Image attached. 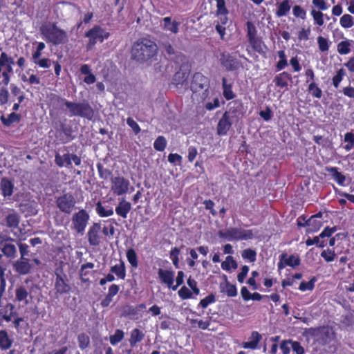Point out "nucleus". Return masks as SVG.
Returning <instances> with one entry per match:
<instances>
[{"mask_svg":"<svg viewBox=\"0 0 354 354\" xmlns=\"http://www.w3.org/2000/svg\"><path fill=\"white\" fill-rule=\"evenodd\" d=\"M55 288L56 292L59 294L66 293L71 290L70 286L65 281L63 277L58 274H56Z\"/></svg>","mask_w":354,"mask_h":354,"instance_id":"22","label":"nucleus"},{"mask_svg":"<svg viewBox=\"0 0 354 354\" xmlns=\"http://www.w3.org/2000/svg\"><path fill=\"white\" fill-rule=\"evenodd\" d=\"M316 279L315 277L312 278L308 282L301 281L299 285V290L301 291L312 290L315 287V282Z\"/></svg>","mask_w":354,"mask_h":354,"instance_id":"55","label":"nucleus"},{"mask_svg":"<svg viewBox=\"0 0 354 354\" xmlns=\"http://www.w3.org/2000/svg\"><path fill=\"white\" fill-rule=\"evenodd\" d=\"M6 311L4 310H0V315L2 316V318L7 322L11 321L12 317L14 316V306L11 304H8L5 307Z\"/></svg>","mask_w":354,"mask_h":354,"instance_id":"35","label":"nucleus"},{"mask_svg":"<svg viewBox=\"0 0 354 354\" xmlns=\"http://www.w3.org/2000/svg\"><path fill=\"white\" fill-rule=\"evenodd\" d=\"M219 62L229 71H236L241 66L240 62L231 54L226 52L220 54Z\"/></svg>","mask_w":354,"mask_h":354,"instance_id":"12","label":"nucleus"},{"mask_svg":"<svg viewBox=\"0 0 354 354\" xmlns=\"http://www.w3.org/2000/svg\"><path fill=\"white\" fill-rule=\"evenodd\" d=\"M291 80L290 74L287 72H282L274 77V82L277 87L286 88L288 86V81Z\"/></svg>","mask_w":354,"mask_h":354,"instance_id":"24","label":"nucleus"},{"mask_svg":"<svg viewBox=\"0 0 354 354\" xmlns=\"http://www.w3.org/2000/svg\"><path fill=\"white\" fill-rule=\"evenodd\" d=\"M215 301V297L213 295H209L201 299L200 301V305L202 308H205L208 306L209 304H212Z\"/></svg>","mask_w":354,"mask_h":354,"instance_id":"62","label":"nucleus"},{"mask_svg":"<svg viewBox=\"0 0 354 354\" xmlns=\"http://www.w3.org/2000/svg\"><path fill=\"white\" fill-rule=\"evenodd\" d=\"M230 118L223 113L222 118L219 120L217 124V133L219 136L226 135L228 131L230 129L232 122Z\"/></svg>","mask_w":354,"mask_h":354,"instance_id":"16","label":"nucleus"},{"mask_svg":"<svg viewBox=\"0 0 354 354\" xmlns=\"http://www.w3.org/2000/svg\"><path fill=\"white\" fill-rule=\"evenodd\" d=\"M111 189L117 196L125 194L129 192L130 182L123 176L111 177Z\"/></svg>","mask_w":354,"mask_h":354,"instance_id":"10","label":"nucleus"},{"mask_svg":"<svg viewBox=\"0 0 354 354\" xmlns=\"http://www.w3.org/2000/svg\"><path fill=\"white\" fill-rule=\"evenodd\" d=\"M320 235L315 236L313 239H308L306 241V244L308 246L312 245L313 244H316L319 248H324L325 246V242L324 241H320Z\"/></svg>","mask_w":354,"mask_h":354,"instance_id":"58","label":"nucleus"},{"mask_svg":"<svg viewBox=\"0 0 354 354\" xmlns=\"http://www.w3.org/2000/svg\"><path fill=\"white\" fill-rule=\"evenodd\" d=\"M308 91L313 96L317 98H321L322 96V90L317 86L315 82H311L308 88Z\"/></svg>","mask_w":354,"mask_h":354,"instance_id":"47","label":"nucleus"},{"mask_svg":"<svg viewBox=\"0 0 354 354\" xmlns=\"http://www.w3.org/2000/svg\"><path fill=\"white\" fill-rule=\"evenodd\" d=\"M312 3L319 11L326 10L328 8L324 0H313Z\"/></svg>","mask_w":354,"mask_h":354,"instance_id":"60","label":"nucleus"},{"mask_svg":"<svg viewBox=\"0 0 354 354\" xmlns=\"http://www.w3.org/2000/svg\"><path fill=\"white\" fill-rule=\"evenodd\" d=\"M79 346L82 349L87 348L90 343L89 337L85 333H81L77 337Z\"/></svg>","mask_w":354,"mask_h":354,"instance_id":"52","label":"nucleus"},{"mask_svg":"<svg viewBox=\"0 0 354 354\" xmlns=\"http://www.w3.org/2000/svg\"><path fill=\"white\" fill-rule=\"evenodd\" d=\"M51 102L57 105L64 104L68 110L70 116H78L88 120H92L94 116V110L85 100L82 102H71L56 95L51 97Z\"/></svg>","mask_w":354,"mask_h":354,"instance_id":"2","label":"nucleus"},{"mask_svg":"<svg viewBox=\"0 0 354 354\" xmlns=\"http://www.w3.org/2000/svg\"><path fill=\"white\" fill-rule=\"evenodd\" d=\"M247 26V37L248 39L254 38L257 37V28L254 24L251 21H248L246 24Z\"/></svg>","mask_w":354,"mask_h":354,"instance_id":"53","label":"nucleus"},{"mask_svg":"<svg viewBox=\"0 0 354 354\" xmlns=\"http://www.w3.org/2000/svg\"><path fill=\"white\" fill-rule=\"evenodd\" d=\"M242 257L245 259H248L250 262L256 261L257 253L252 249H246L242 252Z\"/></svg>","mask_w":354,"mask_h":354,"instance_id":"54","label":"nucleus"},{"mask_svg":"<svg viewBox=\"0 0 354 354\" xmlns=\"http://www.w3.org/2000/svg\"><path fill=\"white\" fill-rule=\"evenodd\" d=\"M221 236L227 239L228 241L248 240L252 239L254 234L251 230H246L241 228L230 227L221 233Z\"/></svg>","mask_w":354,"mask_h":354,"instance_id":"8","label":"nucleus"},{"mask_svg":"<svg viewBox=\"0 0 354 354\" xmlns=\"http://www.w3.org/2000/svg\"><path fill=\"white\" fill-rule=\"evenodd\" d=\"M55 163L59 167H64V166H68L71 165V154L70 153H66L63 156H61L59 153H57L55 155Z\"/></svg>","mask_w":354,"mask_h":354,"instance_id":"33","label":"nucleus"},{"mask_svg":"<svg viewBox=\"0 0 354 354\" xmlns=\"http://www.w3.org/2000/svg\"><path fill=\"white\" fill-rule=\"evenodd\" d=\"M15 296L18 301H24L25 304L28 303L27 300L28 292L24 287L20 286L17 288L15 290Z\"/></svg>","mask_w":354,"mask_h":354,"instance_id":"39","label":"nucleus"},{"mask_svg":"<svg viewBox=\"0 0 354 354\" xmlns=\"http://www.w3.org/2000/svg\"><path fill=\"white\" fill-rule=\"evenodd\" d=\"M85 37L88 38L86 49L87 50H90L98 41L102 42L104 39H107L109 37V33L106 32L100 26H95L85 33Z\"/></svg>","mask_w":354,"mask_h":354,"instance_id":"6","label":"nucleus"},{"mask_svg":"<svg viewBox=\"0 0 354 354\" xmlns=\"http://www.w3.org/2000/svg\"><path fill=\"white\" fill-rule=\"evenodd\" d=\"M144 333L138 328L133 329L131 333L129 343L131 347H134L137 343L141 342L144 338Z\"/></svg>","mask_w":354,"mask_h":354,"instance_id":"28","label":"nucleus"},{"mask_svg":"<svg viewBox=\"0 0 354 354\" xmlns=\"http://www.w3.org/2000/svg\"><path fill=\"white\" fill-rule=\"evenodd\" d=\"M249 272V267L248 266H243L241 268V271L238 274L237 280L239 283H242L245 278L246 277Z\"/></svg>","mask_w":354,"mask_h":354,"instance_id":"63","label":"nucleus"},{"mask_svg":"<svg viewBox=\"0 0 354 354\" xmlns=\"http://www.w3.org/2000/svg\"><path fill=\"white\" fill-rule=\"evenodd\" d=\"M88 241L92 246L98 245L102 239L101 235V225L99 223H94L88 229Z\"/></svg>","mask_w":354,"mask_h":354,"instance_id":"14","label":"nucleus"},{"mask_svg":"<svg viewBox=\"0 0 354 354\" xmlns=\"http://www.w3.org/2000/svg\"><path fill=\"white\" fill-rule=\"evenodd\" d=\"M248 42L254 50L259 53H263L265 45L261 39L256 37L248 39Z\"/></svg>","mask_w":354,"mask_h":354,"instance_id":"30","label":"nucleus"},{"mask_svg":"<svg viewBox=\"0 0 354 354\" xmlns=\"http://www.w3.org/2000/svg\"><path fill=\"white\" fill-rule=\"evenodd\" d=\"M111 272L115 274L118 278L124 279L126 277L124 263L121 261L119 264L112 266L111 268Z\"/></svg>","mask_w":354,"mask_h":354,"instance_id":"32","label":"nucleus"},{"mask_svg":"<svg viewBox=\"0 0 354 354\" xmlns=\"http://www.w3.org/2000/svg\"><path fill=\"white\" fill-rule=\"evenodd\" d=\"M14 59L3 52L0 55V104L8 102L9 92L6 86L9 84L13 74Z\"/></svg>","mask_w":354,"mask_h":354,"instance_id":"1","label":"nucleus"},{"mask_svg":"<svg viewBox=\"0 0 354 354\" xmlns=\"http://www.w3.org/2000/svg\"><path fill=\"white\" fill-rule=\"evenodd\" d=\"M162 28L166 31H169L174 34H176L178 32V26L179 23L174 21H171V18L169 17H164L162 19Z\"/></svg>","mask_w":354,"mask_h":354,"instance_id":"23","label":"nucleus"},{"mask_svg":"<svg viewBox=\"0 0 354 354\" xmlns=\"http://www.w3.org/2000/svg\"><path fill=\"white\" fill-rule=\"evenodd\" d=\"M90 218L88 213L85 209H80L72 216V227L77 233L83 234Z\"/></svg>","mask_w":354,"mask_h":354,"instance_id":"7","label":"nucleus"},{"mask_svg":"<svg viewBox=\"0 0 354 354\" xmlns=\"http://www.w3.org/2000/svg\"><path fill=\"white\" fill-rule=\"evenodd\" d=\"M221 268L227 271H230L231 268L236 269L237 263L232 256H227L224 261L221 263Z\"/></svg>","mask_w":354,"mask_h":354,"instance_id":"41","label":"nucleus"},{"mask_svg":"<svg viewBox=\"0 0 354 354\" xmlns=\"http://www.w3.org/2000/svg\"><path fill=\"white\" fill-rule=\"evenodd\" d=\"M15 185L12 180L7 178H1L0 181L1 194L4 198L10 197L14 192Z\"/></svg>","mask_w":354,"mask_h":354,"instance_id":"17","label":"nucleus"},{"mask_svg":"<svg viewBox=\"0 0 354 354\" xmlns=\"http://www.w3.org/2000/svg\"><path fill=\"white\" fill-rule=\"evenodd\" d=\"M339 23L343 28H351L354 24L353 17L348 14H345L340 18Z\"/></svg>","mask_w":354,"mask_h":354,"instance_id":"43","label":"nucleus"},{"mask_svg":"<svg viewBox=\"0 0 354 354\" xmlns=\"http://www.w3.org/2000/svg\"><path fill=\"white\" fill-rule=\"evenodd\" d=\"M332 174L333 179L339 185H344L346 180V177L342 173L339 172L335 167L328 169Z\"/></svg>","mask_w":354,"mask_h":354,"instance_id":"36","label":"nucleus"},{"mask_svg":"<svg viewBox=\"0 0 354 354\" xmlns=\"http://www.w3.org/2000/svg\"><path fill=\"white\" fill-rule=\"evenodd\" d=\"M346 75V71L343 68H340L338 70L335 74V75L333 77V85L335 88H337L339 86L340 82L343 80L344 77Z\"/></svg>","mask_w":354,"mask_h":354,"instance_id":"45","label":"nucleus"},{"mask_svg":"<svg viewBox=\"0 0 354 354\" xmlns=\"http://www.w3.org/2000/svg\"><path fill=\"white\" fill-rule=\"evenodd\" d=\"M223 93L225 98L227 100H232L234 97V93L232 89V84H227V80L225 77L222 79Z\"/></svg>","mask_w":354,"mask_h":354,"instance_id":"29","label":"nucleus"},{"mask_svg":"<svg viewBox=\"0 0 354 354\" xmlns=\"http://www.w3.org/2000/svg\"><path fill=\"white\" fill-rule=\"evenodd\" d=\"M158 51L156 43L143 39L136 41L131 49V57L138 62H146L153 57Z\"/></svg>","mask_w":354,"mask_h":354,"instance_id":"3","label":"nucleus"},{"mask_svg":"<svg viewBox=\"0 0 354 354\" xmlns=\"http://www.w3.org/2000/svg\"><path fill=\"white\" fill-rule=\"evenodd\" d=\"M97 169L101 178L107 179L111 174L110 170L104 168L101 165H97Z\"/></svg>","mask_w":354,"mask_h":354,"instance_id":"64","label":"nucleus"},{"mask_svg":"<svg viewBox=\"0 0 354 354\" xmlns=\"http://www.w3.org/2000/svg\"><path fill=\"white\" fill-rule=\"evenodd\" d=\"M321 257L326 262H332L336 258L337 254L335 253L334 250L328 248L322 252Z\"/></svg>","mask_w":354,"mask_h":354,"instance_id":"50","label":"nucleus"},{"mask_svg":"<svg viewBox=\"0 0 354 354\" xmlns=\"http://www.w3.org/2000/svg\"><path fill=\"white\" fill-rule=\"evenodd\" d=\"M232 120L241 118L244 114V106L241 100H236L228 104V110L224 113Z\"/></svg>","mask_w":354,"mask_h":354,"instance_id":"11","label":"nucleus"},{"mask_svg":"<svg viewBox=\"0 0 354 354\" xmlns=\"http://www.w3.org/2000/svg\"><path fill=\"white\" fill-rule=\"evenodd\" d=\"M221 292L225 293L228 297H235L237 295V289L235 285L231 284L227 279L223 283H220Z\"/></svg>","mask_w":354,"mask_h":354,"instance_id":"25","label":"nucleus"},{"mask_svg":"<svg viewBox=\"0 0 354 354\" xmlns=\"http://www.w3.org/2000/svg\"><path fill=\"white\" fill-rule=\"evenodd\" d=\"M209 82L207 77L201 73H196L194 75L191 83V90L193 91L194 96L198 93L201 95L202 101L205 100L209 96Z\"/></svg>","mask_w":354,"mask_h":354,"instance_id":"5","label":"nucleus"},{"mask_svg":"<svg viewBox=\"0 0 354 354\" xmlns=\"http://www.w3.org/2000/svg\"><path fill=\"white\" fill-rule=\"evenodd\" d=\"M20 118V115L14 112L9 114L8 118H5L3 115L0 117L2 123L6 127L10 126L14 122H19Z\"/></svg>","mask_w":354,"mask_h":354,"instance_id":"31","label":"nucleus"},{"mask_svg":"<svg viewBox=\"0 0 354 354\" xmlns=\"http://www.w3.org/2000/svg\"><path fill=\"white\" fill-rule=\"evenodd\" d=\"M292 14L297 18H300L302 20L306 18V11L299 5H295L292 8Z\"/></svg>","mask_w":354,"mask_h":354,"instance_id":"46","label":"nucleus"},{"mask_svg":"<svg viewBox=\"0 0 354 354\" xmlns=\"http://www.w3.org/2000/svg\"><path fill=\"white\" fill-rule=\"evenodd\" d=\"M12 266L15 271L21 275L29 274L34 268L28 258H19L14 262Z\"/></svg>","mask_w":354,"mask_h":354,"instance_id":"13","label":"nucleus"},{"mask_svg":"<svg viewBox=\"0 0 354 354\" xmlns=\"http://www.w3.org/2000/svg\"><path fill=\"white\" fill-rule=\"evenodd\" d=\"M13 344V339L9 336L6 330H0V349L7 351L10 349Z\"/></svg>","mask_w":354,"mask_h":354,"instance_id":"20","label":"nucleus"},{"mask_svg":"<svg viewBox=\"0 0 354 354\" xmlns=\"http://www.w3.org/2000/svg\"><path fill=\"white\" fill-rule=\"evenodd\" d=\"M317 44H318L319 49L322 52H325V51L328 50L329 44H328V41L326 38H324L322 36H319L317 37Z\"/></svg>","mask_w":354,"mask_h":354,"instance_id":"56","label":"nucleus"},{"mask_svg":"<svg viewBox=\"0 0 354 354\" xmlns=\"http://www.w3.org/2000/svg\"><path fill=\"white\" fill-rule=\"evenodd\" d=\"M131 209V203L122 198L115 208V212L118 216L122 217L123 218H126Z\"/></svg>","mask_w":354,"mask_h":354,"instance_id":"19","label":"nucleus"},{"mask_svg":"<svg viewBox=\"0 0 354 354\" xmlns=\"http://www.w3.org/2000/svg\"><path fill=\"white\" fill-rule=\"evenodd\" d=\"M279 258L284 261L287 266L292 268L299 266L301 263L299 256L295 254L288 256L287 254L283 253L279 256Z\"/></svg>","mask_w":354,"mask_h":354,"instance_id":"26","label":"nucleus"},{"mask_svg":"<svg viewBox=\"0 0 354 354\" xmlns=\"http://www.w3.org/2000/svg\"><path fill=\"white\" fill-rule=\"evenodd\" d=\"M127 258L129 263L133 267L137 268L138 266V257L133 249H129L127 252Z\"/></svg>","mask_w":354,"mask_h":354,"instance_id":"44","label":"nucleus"},{"mask_svg":"<svg viewBox=\"0 0 354 354\" xmlns=\"http://www.w3.org/2000/svg\"><path fill=\"white\" fill-rule=\"evenodd\" d=\"M124 337V332L120 329H117L114 334L109 337L110 343L115 346L120 342Z\"/></svg>","mask_w":354,"mask_h":354,"instance_id":"42","label":"nucleus"},{"mask_svg":"<svg viewBox=\"0 0 354 354\" xmlns=\"http://www.w3.org/2000/svg\"><path fill=\"white\" fill-rule=\"evenodd\" d=\"M317 216H313L309 218L306 224L309 227V232H315L322 226V223L316 219Z\"/></svg>","mask_w":354,"mask_h":354,"instance_id":"38","label":"nucleus"},{"mask_svg":"<svg viewBox=\"0 0 354 354\" xmlns=\"http://www.w3.org/2000/svg\"><path fill=\"white\" fill-rule=\"evenodd\" d=\"M291 8V0H283L277 6L276 15L281 17L286 16Z\"/></svg>","mask_w":354,"mask_h":354,"instance_id":"27","label":"nucleus"},{"mask_svg":"<svg viewBox=\"0 0 354 354\" xmlns=\"http://www.w3.org/2000/svg\"><path fill=\"white\" fill-rule=\"evenodd\" d=\"M180 250L178 248H174L170 252V257L172 261L174 266L176 268H178L179 259L178 255L180 254Z\"/></svg>","mask_w":354,"mask_h":354,"instance_id":"57","label":"nucleus"},{"mask_svg":"<svg viewBox=\"0 0 354 354\" xmlns=\"http://www.w3.org/2000/svg\"><path fill=\"white\" fill-rule=\"evenodd\" d=\"M0 250L3 254L9 259H14L17 257V248L15 245L7 241H0Z\"/></svg>","mask_w":354,"mask_h":354,"instance_id":"15","label":"nucleus"},{"mask_svg":"<svg viewBox=\"0 0 354 354\" xmlns=\"http://www.w3.org/2000/svg\"><path fill=\"white\" fill-rule=\"evenodd\" d=\"M5 220L6 225L8 227L17 228L19 224L20 216L15 210L12 209L6 216Z\"/></svg>","mask_w":354,"mask_h":354,"instance_id":"21","label":"nucleus"},{"mask_svg":"<svg viewBox=\"0 0 354 354\" xmlns=\"http://www.w3.org/2000/svg\"><path fill=\"white\" fill-rule=\"evenodd\" d=\"M310 15L313 18L314 24L319 26H322L324 24V15L319 10L313 8L310 11Z\"/></svg>","mask_w":354,"mask_h":354,"instance_id":"37","label":"nucleus"},{"mask_svg":"<svg viewBox=\"0 0 354 354\" xmlns=\"http://www.w3.org/2000/svg\"><path fill=\"white\" fill-rule=\"evenodd\" d=\"M166 145L167 141L163 136H158L153 143L154 149L158 151H164Z\"/></svg>","mask_w":354,"mask_h":354,"instance_id":"51","label":"nucleus"},{"mask_svg":"<svg viewBox=\"0 0 354 354\" xmlns=\"http://www.w3.org/2000/svg\"><path fill=\"white\" fill-rule=\"evenodd\" d=\"M344 141L347 142L344 149L346 151H351L354 147V134L351 132H348L344 135Z\"/></svg>","mask_w":354,"mask_h":354,"instance_id":"49","label":"nucleus"},{"mask_svg":"<svg viewBox=\"0 0 354 354\" xmlns=\"http://www.w3.org/2000/svg\"><path fill=\"white\" fill-rule=\"evenodd\" d=\"M178 295L182 299H187L192 297L193 292H192L187 287L183 286L178 290Z\"/></svg>","mask_w":354,"mask_h":354,"instance_id":"59","label":"nucleus"},{"mask_svg":"<svg viewBox=\"0 0 354 354\" xmlns=\"http://www.w3.org/2000/svg\"><path fill=\"white\" fill-rule=\"evenodd\" d=\"M39 31L47 42L54 45L63 44L68 41L67 33L64 30L59 28L54 23L42 24Z\"/></svg>","mask_w":354,"mask_h":354,"instance_id":"4","label":"nucleus"},{"mask_svg":"<svg viewBox=\"0 0 354 354\" xmlns=\"http://www.w3.org/2000/svg\"><path fill=\"white\" fill-rule=\"evenodd\" d=\"M158 274L162 283L167 284L169 288H171L174 283V272L171 270L160 268Z\"/></svg>","mask_w":354,"mask_h":354,"instance_id":"18","label":"nucleus"},{"mask_svg":"<svg viewBox=\"0 0 354 354\" xmlns=\"http://www.w3.org/2000/svg\"><path fill=\"white\" fill-rule=\"evenodd\" d=\"M290 346L296 354H304V348L299 342L291 340Z\"/></svg>","mask_w":354,"mask_h":354,"instance_id":"61","label":"nucleus"},{"mask_svg":"<svg viewBox=\"0 0 354 354\" xmlns=\"http://www.w3.org/2000/svg\"><path fill=\"white\" fill-rule=\"evenodd\" d=\"M351 41L348 39L340 41L337 46V50L340 55H347L351 52Z\"/></svg>","mask_w":354,"mask_h":354,"instance_id":"34","label":"nucleus"},{"mask_svg":"<svg viewBox=\"0 0 354 354\" xmlns=\"http://www.w3.org/2000/svg\"><path fill=\"white\" fill-rule=\"evenodd\" d=\"M216 1V16L227 15L228 10L225 7V0H215Z\"/></svg>","mask_w":354,"mask_h":354,"instance_id":"48","label":"nucleus"},{"mask_svg":"<svg viewBox=\"0 0 354 354\" xmlns=\"http://www.w3.org/2000/svg\"><path fill=\"white\" fill-rule=\"evenodd\" d=\"M55 203L59 209L70 214L76 203L75 197L71 193H66L56 198Z\"/></svg>","mask_w":354,"mask_h":354,"instance_id":"9","label":"nucleus"},{"mask_svg":"<svg viewBox=\"0 0 354 354\" xmlns=\"http://www.w3.org/2000/svg\"><path fill=\"white\" fill-rule=\"evenodd\" d=\"M96 212L100 217H107L113 214V210L112 208L106 209L100 202H97L96 204Z\"/></svg>","mask_w":354,"mask_h":354,"instance_id":"40","label":"nucleus"}]
</instances>
